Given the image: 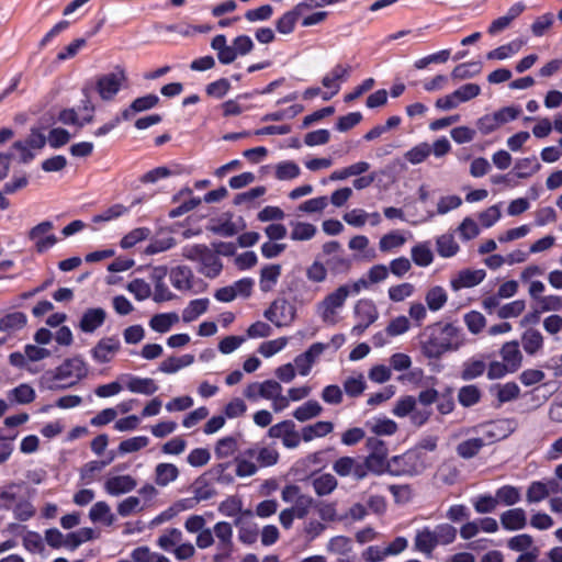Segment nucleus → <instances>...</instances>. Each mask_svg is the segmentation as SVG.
<instances>
[{
  "label": "nucleus",
  "instance_id": "obj_32",
  "mask_svg": "<svg viewBox=\"0 0 562 562\" xmlns=\"http://www.w3.org/2000/svg\"><path fill=\"white\" fill-rule=\"evenodd\" d=\"M89 517L93 522L103 521L111 526L114 522V516L105 502H97L90 509Z\"/></svg>",
  "mask_w": 562,
  "mask_h": 562
},
{
  "label": "nucleus",
  "instance_id": "obj_16",
  "mask_svg": "<svg viewBox=\"0 0 562 562\" xmlns=\"http://www.w3.org/2000/svg\"><path fill=\"white\" fill-rule=\"evenodd\" d=\"M136 487V481L131 475H117L106 480L105 491L113 496L128 493Z\"/></svg>",
  "mask_w": 562,
  "mask_h": 562
},
{
  "label": "nucleus",
  "instance_id": "obj_12",
  "mask_svg": "<svg viewBox=\"0 0 562 562\" xmlns=\"http://www.w3.org/2000/svg\"><path fill=\"white\" fill-rule=\"evenodd\" d=\"M485 276L486 273L483 269H464L461 270L456 278L451 279L450 285L453 291H459L463 288H472L480 284Z\"/></svg>",
  "mask_w": 562,
  "mask_h": 562
},
{
  "label": "nucleus",
  "instance_id": "obj_39",
  "mask_svg": "<svg viewBox=\"0 0 562 562\" xmlns=\"http://www.w3.org/2000/svg\"><path fill=\"white\" fill-rule=\"evenodd\" d=\"M214 535L218 539L217 548H233V528L226 521L217 522L214 526Z\"/></svg>",
  "mask_w": 562,
  "mask_h": 562
},
{
  "label": "nucleus",
  "instance_id": "obj_11",
  "mask_svg": "<svg viewBox=\"0 0 562 562\" xmlns=\"http://www.w3.org/2000/svg\"><path fill=\"white\" fill-rule=\"evenodd\" d=\"M160 102V99L155 93H148L143 97H138L132 101V103L122 110L121 117L124 121H130L140 112H145L156 108Z\"/></svg>",
  "mask_w": 562,
  "mask_h": 562
},
{
  "label": "nucleus",
  "instance_id": "obj_22",
  "mask_svg": "<svg viewBox=\"0 0 562 562\" xmlns=\"http://www.w3.org/2000/svg\"><path fill=\"white\" fill-rule=\"evenodd\" d=\"M155 482L159 486H166L177 480L179 470L171 463H159L155 469Z\"/></svg>",
  "mask_w": 562,
  "mask_h": 562
},
{
  "label": "nucleus",
  "instance_id": "obj_49",
  "mask_svg": "<svg viewBox=\"0 0 562 562\" xmlns=\"http://www.w3.org/2000/svg\"><path fill=\"white\" fill-rule=\"evenodd\" d=\"M507 546L510 550L521 553L530 551L532 548H536L533 546V538L527 533H521L510 538L507 541Z\"/></svg>",
  "mask_w": 562,
  "mask_h": 562
},
{
  "label": "nucleus",
  "instance_id": "obj_4",
  "mask_svg": "<svg viewBox=\"0 0 562 562\" xmlns=\"http://www.w3.org/2000/svg\"><path fill=\"white\" fill-rule=\"evenodd\" d=\"M366 447L369 450V454L364 460L367 461V467L370 468V472L376 475L384 472L389 473L391 460H387L389 449L386 442L378 437H369Z\"/></svg>",
  "mask_w": 562,
  "mask_h": 562
},
{
  "label": "nucleus",
  "instance_id": "obj_41",
  "mask_svg": "<svg viewBox=\"0 0 562 562\" xmlns=\"http://www.w3.org/2000/svg\"><path fill=\"white\" fill-rule=\"evenodd\" d=\"M133 562H169L168 558L151 552L148 547H138L131 553Z\"/></svg>",
  "mask_w": 562,
  "mask_h": 562
},
{
  "label": "nucleus",
  "instance_id": "obj_20",
  "mask_svg": "<svg viewBox=\"0 0 562 562\" xmlns=\"http://www.w3.org/2000/svg\"><path fill=\"white\" fill-rule=\"evenodd\" d=\"M192 270L187 266H179L171 269L170 280L172 285L178 290H189L192 286Z\"/></svg>",
  "mask_w": 562,
  "mask_h": 562
},
{
  "label": "nucleus",
  "instance_id": "obj_26",
  "mask_svg": "<svg viewBox=\"0 0 562 562\" xmlns=\"http://www.w3.org/2000/svg\"><path fill=\"white\" fill-rule=\"evenodd\" d=\"M522 348L529 355H535L542 348L543 337L537 329H527L521 337Z\"/></svg>",
  "mask_w": 562,
  "mask_h": 562
},
{
  "label": "nucleus",
  "instance_id": "obj_3",
  "mask_svg": "<svg viewBox=\"0 0 562 562\" xmlns=\"http://www.w3.org/2000/svg\"><path fill=\"white\" fill-rule=\"evenodd\" d=\"M350 295L348 284L340 285L334 292L327 294L317 305V312L322 321L329 325L337 323V313L344 306L347 297Z\"/></svg>",
  "mask_w": 562,
  "mask_h": 562
},
{
  "label": "nucleus",
  "instance_id": "obj_15",
  "mask_svg": "<svg viewBox=\"0 0 562 562\" xmlns=\"http://www.w3.org/2000/svg\"><path fill=\"white\" fill-rule=\"evenodd\" d=\"M106 312L101 307L88 308L81 316L79 328L83 333H93L103 325Z\"/></svg>",
  "mask_w": 562,
  "mask_h": 562
},
{
  "label": "nucleus",
  "instance_id": "obj_23",
  "mask_svg": "<svg viewBox=\"0 0 562 562\" xmlns=\"http://www.w3.org/2000/svg\"><path fill=\"white\" fill-rule=\"evenodd\" d=\"M333 429L334 424L331 422H317L314 425L305 426L302 429V439L307 442L314 438L324 437L330 434Z\"/></svg>",
  "mask_w": 562,
  "mask_h": 562
},
{
  "label": "nucleus",
  "instance_id": "obj_57",
  "mask_svg": "<svg viewBox=\"0 0 562 562\" xmlns=\"http://www.w3.org/2000/svg\"><path fill=\"white\" fill-rule=\"evenodd\" d=\"M406 239L397 232L385 234L379 243L380 250L386 252L393 248H398L405 244Z\"/></svg>",
  "mask_w": 562,
  "mask_h": 562
},
{
  "label": "nucleus",
  "instance_id": "obj_27",
  "mask_svg": "<svg viewBox=\"0 0 562 562\" xmlns=\"http://www.w3.org/2000/svg\"><path fill=\"white\" fill-rule=\"evenodd\" d=\"M491 392L496 393V397L501 404L516 400L520 394V389L515 382L505 384H494Z\"/></svg>",
  "mask_w": 562,
  "mask_h": 562
},
{
  "label": "nucleus",
  "instance_id": "obj_62",
  "mask_svg": "<svg viewBox=\"0 0 562 562\" xmlns=\"http://www.w3.org/2000/svg\"><path fill=\"white\" fill-rule=\"evenodd\" d=\"M415 405H416V400L414 396H411V395H406V396H403L401 397L392 413L397 416V417H405L407 416L408 414H412V412L414 411L415 408Z\"/></svg>",
  "mask_w": 562,
  "mask_h": 562
},
{
  "label": "nucleus",
  "instance_id": "obj_24",
  "mask_svg": "<svg viewBox=\"0 0 562 562\" xmlns=\"http://www.w3.org/2000/svg\"><path fill=\"white\" fill-rule=\"evenodd\" d=\"M438 546L432 530L425 528L417 532L415 537L416 550L430 555L432 550Z\"/></svg>",
  "mask_w": 562,
  "mask_h": 562
},
{
  "label": "nucleus",
  "instance_id": "obj_44",
  "mask_svg": "<svg viewBox=\"0 0 562 562\" xmlns=\"http://www.w3.org/2000/svg\"><path fill=\"white\" fill-rule=\"evenodd\" d=\"M325 265L333 274H342L350 270L352 262L347 257L334 255L326 259Z\"/></svg>",
  "mask_w": 562,
  "mask_h": 562
},
{
  "label": "nucleus",
  "instance_id": "obj_40",
  "mask_svg": "<svg viewBox=\"0 0 562 562\" xmlns=\"http://www.w3.org/2000/svg\"><path fill=\"white\" fill-rule=\"evenodd\" d=\"M94 538V531L91 528H81L76 532H70L65 538V546L71 550L78 548L81 543Z\"/></svg>",
  "mask_w": 562,
  "mask_h": 562
},
{
  "label": "nucleus",
  "instance_id": "obj_33",
  "mask_svg": "<svg viewBox=\"0 0 562 562\" xmlns=\"http://www.w3.org/2000/svg\"><path fill=\"white\" fill-rule=\"evenodd\" d=\"M481 400V391L476 385L470 384L462 386L458 393V401L464 407H471Z\"/></svg>",
  "mask_w": 562,
  "mask_h": 562
},
{
  "label": "nucleus",
  "instance_id": "obj_43",
  "mask_svg": "<svg viewBox=\"0 0 562 562\" xmlns=\"http://www.w3.org/2000/svg\"><path fill=\"white\" fill-rule=\"evenodd\" d=\"M313 486L317 495H328L337 487V480L331 474H323L314 479Z\"/></svg>",
  "mask_w": 562,
  "mask_h": 562
},
{
  "label": "nucleus",
  "instance_id": "obj_56",
  "mask_svg": "<svg viewBox=\"0 0 562 562\" xmlns=\"http://www.w3.org/2000/svg\"><path fill=\"white\" fill-rule=\"evenodd\" d=\"M300 175L299 166L293 161H282L276 167V177L279 180H291Z\"/></svg>",
  "mask_w": 562,
  "mask_h": 562
},
{
  "label": "nucleus",
  "instance_id": "obj_50",
  "mask_svg": "<svg viewBox=\"0 0 562 562\" xmlns=\"http://www.w3.org/2000/svg\"><path fill=\"white\" fill-rule=\"evenodd\" d=\"M438 544H449L454 541L457 529L449 524L438 525L432 530Z\"/></svg>",
  "mask_w": 562,
  "mask_h": 562
},
{
  "label": "nucleus",
  "instance_id": "obj_58",
  "mask_svg": "<svg viewBox=\"0 0 562 562\" xmlns=\"http://www.w3.org/2000/svg\"><path fill=\"white\" fill-rule=\"evenodd\" d=\"M149 234L150 231L146 227L135 228L122 238L121 247L124 249L132 248L138 241L146 239Z\"/></svg>",
  "mask_w": 562,
  "mask_h": 562
},
{
  "label": "nucleus",
  "instance_id": "obj_53",
  "mask_svg": "<svg viewBox=\"0 0 562 562\" xmlns=\"http://www.w3.org/2000/svg\"><path fill=\"white\" fill-rule=\"evenodd\" d=\"M549 496L548 485L542 482H532L526 494L528 503H539Z\"/></svg>",
  "mask_w": 562,
  "mask_h": 562
},
{
  "label": "nucleus",
  "instance_id": "obj_52",
  "mask_svg": "<svg viewBox=\"0 0 562 562\" xmlns=\"http://www.w3.org/2000/svg\"><path fill=\"white\" fill-rule=\"evenodd\" d=\"M497 503L501 502L507 506L516 504L520 499L519 490L512 485H505L496 491Z\"/></svg>",
  "mask_w": 562,
  "mask_h": 562
},
{
  "label": "nucleus",
  "instance_id": "obj_38",
  "mask_svg": "<svg viewBox=\"0 0 562 562\" xmlns=\"http://www.w3.org/2000/svg\"><path fill=\"white\" fill-rule=\"evenodd\" d=\"M486 370V364L482 360H468L463 363L461 371V379L463 381H471L481 376Z\"/></svg>",
  "mask_w": 562,
  "mask_h": 562
},
{
  "label": "nucleus",
  "instance_id": "obj_19",
  "mask_svg": "<svg viewBox=\"0 0 562 562\" xmlns=\"http://www.w3.org/2000/svg\"><path fill=\"white\" fill-rule=\"evenodd\" d=\"M55 123L54 115L46 113L42 115L37 123L31 128V134L26 140H46L48 131Z\"/></svg>",
  "mask_w": 562,
  "mask_h": 562
},
{
  "label": "nucleus",
  "instance_id": "obj_45",
  "mask_svg": "<svg viewBox=\"0 0 562 562\" xmlns=\"http://www.w3.org/2000/svg\"><path fill=\"white\" fill-rule=\"evenodd\" d=\"M115 456L113 452L110 453V460H101V461H90L86 463L80 470V476L83 481L90 482L95 472H100L106 465H109Z\"/></svg>",
  "mask_w": 562,
  "mask_h": 562
},
{
  "label": "nucleus",
  "instance_id": "obj_59",
  "mask_svg": "<svg viewBox=\"0 0 562 562\" xmlns=\"http://www.w3.org/2000/svg\"><path fill=\"white\" fill-rule=\"evenodd\" d=\"M362 119L363 116L360 112H350L337 119L335 128L339 132H347L358 125Z\"/></svg>",
  "mask_w": 562,
  "mask_h": 562
},
{
  "label": "nucleus",
  "instance_id": "obj_42",
  "mask_svg": "<svg viewBox=\"0 0 562 562\" xmlns=\"http://www.w3.org/2000/svg\"><path fill=\"white\" fill-rule=\"evenodd\" d=\"M401 121V117L397 115L390 116L384 124H379L367 132L363 135L362 140H373L379 138L386 131L398 126Z\"/></svg>",
  "mask_w": 562,
  "mask_h": 562
},
{
  "label": "nucleus",
  "instance_id": "obj_37",
  "mask_svg": "<svg viewBox=\"0 0 562 562\" xmlns=\"http://www.w3.org/2000/svg\"><path fill=\"white\" fill-rule=\"evenodd\" d=\"M183 535L182 531L178 528H171L164 531V533L158 538L157 544L169 551L171 548H176L182 541Z\"/></svg>",
  "mask_w": 562,
  "mask_h": 562
},
{
  "label": "nucleus",
  "instance_id": "obj_25",
  "mask_svg": "<svg viewBox=\"0 0 562 562\" xmlns=\"http://www.w3.org/2000/svg\"><path fill=\"white\" fill-rule=\"evenodd\" d=\"M425 300L428 308L432 312H437L445 306L448 301V295L442 286L436 285L427 291Z\"/></svg>",
  "mask_w": 562,
  "mask_h": 562
},
{
  "label": "nucleus",
  "instance_id": "obj_21",
  "mask_svg": "<svg viewBox=\"0 0 562 562\" xmlns=\"http://www.w3.org/2000/svg\"><path fill=\"white\" fill-rule=\"evenodd\" d=\"M487 442L483 438H471L464 441H461L456 451L458 456L462 459H471L480 452V450L485 447Z\"/></svg>",
  "mask_w": 562,
  "mask_h": 562
},
{
  "label": "nucleus",
  "instance_id": "obj_17",
  "mask_svg": "<svg viewBox=\"0 0 562 562\" xmlns=\"http://www.w3.org/2000/svg\"><path fill=\"white\" fill-rule=\"evenodd\" d=\"M502 526L507 530H520L527 525L526 513L522 508H514L501 515Z\"/></svg>",
  "mask_w": 562,
  "mask_h": 562
},
{
  "label": "nucleus",
  "instance_id": "obj_14",
  "mask_svg": "<svg viewBox=\"0 0 562 562\" xmlns=\"http://www.w3.org/2000/svg\"><path fill=\"white\" fill-rule=\"evenodd\" d=\"M119 380L126 381V387L133 393L151 395L158 390V385L149 378L122 374L119 376Z\"/></svg>",
  "mask_w": 562,
  "mask_h": 562
},
{
  "label": "nucleus",
  "instance_id": "obj_46",
  "mask_svg": "<svg viewBox=\"0 0 562 562\" xmlns=\"http://www.w3.org/2000/svg\"><path fill=\"white\" fill-rule=\"evenodd\" d=\"M412 259L420 267H427L432 262L434 255L427 244H418L412 248Z\"/></svg>",
  "mask_w": 562,
  "mask_h": 562
},
{
  "label": "nucleus",
  "instance_id": "obj_8",
  "mask_svg": "<svg viewBox=\"0 0 562 562\" xmlns=\"http://www.w3.org/2000/svg\"><path fill=\"white\" fill-rule=\"evenodd\" d=\"M352 68L348 64H337L331 70L326 74L322 79V85L329 90L323 94L324 100H330L340 91L341 82H345L350 77Z\"/></svg>",
  "mask_w": 562,
  "mask_h": 562
},
{
  "label": "nucleus",
  "instance_id": "obj_7",
  "mask_svg": "<svg viewBox=\"0 0 562 562\" xmlns=\"http://www.w3.org/2000/svg\"><path fill=\"white\" fill-rule=\"evenodd\" d=\"M115 70L116 72L103 75L97 80V91L103 100H112L127 80L123 67L116 66Z\"/></svg>",
  "mask_w": 562,
  "mask_h": 562
},
{
  "label": "nucleus",
  "instance_id": "obj_60",
  "mask_svg": "<svg viewBox=\"0 0 562 562\" xmlns=\"http://www.w3.org/2000/svg\"><path fill=\"white\" fill-rule=\"evenodd\" d=\"M464 322L472 334H479L486 325L484 315L476 311H471L464 315Z\"/></svg>",
  "mask_w": 562,
  "mask_h": 562
},
{
  "label": "nucleus",
  "instance_id": "obj_18",
  "mask_svg": "<svg viewBox=\"0 0 562 562\" xmlns=\"http://www.w3.org/2000/svg\"><path fill=\"white\" fill-rule=\"evenodd\" d=\"M504 362L509 367V372H515L521 364V352L517 341L504 344L501 350Z\"/></svg>",
  "mask_w": 562,
  "mask_h": 562
},
{
  "label": "nucleus",
  "instance_id": "obj_48",
  "mask_svg": "<svg viewBox=\"0 0 562 562\" xmlns=\"http://www.w3.org/2000/svg\"><path fill=\"white\" fill-rule=\"evenodd\" d=\"M149 443V439L146 436H138L128 438L126 440L121 441L119 446V452L121 454L136 452Z\"/></svg>",
  "mask_w": 562,
  "mask_h": 562
},
{
  "label": "nucleus",
  "instance_id": "obj_6",
  "mask_svg": "<svg viewBox=\"0 0 562 562\" xmlns=\"http://www.w3.org/2000/svg\"><path fill=\"white\" fill-rule=\"evenodd\" d=\"M87 375L86 363L79 357L67 359L59 367L56 368L53 379L54 381H63L71 379L67 384L50 385V389H65L75 385L78 381Z\"/></svg>",
  "mask_w": 562,
  "mask_h": 562
},
{
  "label": "nucleus",
  "instance_id": "obj_13",
  "mask_svg": "<svg viewBox=\"0 0 562 562\" xmlns=\"http://www.w3.org/2000/svg\"><path fill=\"white\" fill-rule=\"evenodd\" d=\"M304 8L311 9L312 4H307L306 2H300L292 10L283 13L276 21L277 31L281 34L292 33L295 29L296 21H297L299 16L301 15V12Z\"/></svg>",
  "mask_w": 562,
  "mask_h": 562
},
{
  "label": "nucleus",
  "instance_id": "obj_35",
  "mask_svg": "<svg viewBox=\"0 0 562 562\" xmlns=\"http://www.w3.org/2000/svg\"><path fill=\"white\" fill-rule=\"evenodd\" d=\"M291 225L293 227L291 232V239L293 240H310L315 236L317 232L316 226L310 223L292 222Z\"/></svg>",
  "mask_w": 562,
  "mask_h": 562
},
{
  "label": "nucleus",
  "instance_id": "obj_30",
  "mask_svg": "<svg viewBox=\"0 0 562 562\" xmlns=\"http://www.w3.org/2000/svg\"><path fill=\"white\" fill-rule=\"evenodd\" d=\"M323 407L316 401H308L293 412V417L299 422H306L322 414Z\"/></svg>",
  "mask_w": 562,
  "mask_h": 562
},
{
  "label": "nucleus",
  "instance_id": "obj_61",
  "mask_svg": "<svg viewBox=\"0 0 562 562\" xmlns=\"http://www.w3.org/2000/svg\"><path fill=\"white\" fill-rule=\"evenodd\" d=\"M371 431L378 436H391L395 434L397 430V425L392 419H378L374 424L370 426Z\"/></svg>",
  "mask_w": 562,
  "mask_h": 562
},
{
  "label": "nucleus",
  "instance_id": "obj_47",
  "mask_svg": "<svg viewBox=\"0 0 562 562\" xmlns=\"http://www.w3.org/2000/svg\"><path fill=\"white\" fill-rule=\"evenodd\" d=\"M458 250L459 246L451 235H441L437 238V251L441 257H452Z\"/></svg>",
  "mask_w": 562,
  "mask_h": 562
},
{
  "label": "nucleus",
  "instance_id": "obj_5",
  "mask_svg": "<svg viewBox=\"0 0 562 562\" xmlns=\"http://www.w3.org/2000/svg\"><path fill=\"white\" fill-rule=\"evenodd\" d=\"M423 457L417 451H407L402 456H395L391 459L389 473L394 476L420 474L425 470Z\"/></svg>",
  "mask_w": 562,
  "mask_h": 562
},
{
  "label": "nucleus",
  "instance_id": "obj_34",
  "mask_svg": "<svg viewBox=\"0 0 562 562\" xmlns=\"http://www.w3.org/2000/svg\"><path fill=\"white\" fill-rule=\"evenodd\" d=\"M26 315L22 312H13L0 319V330H18L25 326Z\"/></svg>",
  "mask_w": 562,
  "mask_h": 562
},
{
  "label": "nucleus",
  "instance_id": "obj_31",
  "mask_svg": "<svg viewBox=\"0 0 562 562\" xmlns=\"http://www.w3.org/2000/svg\"><path fill=\"white\" fill-rule=\"evenodd\" d=\"M281 274L280 265H269L261 269L260 288L262 291H269L277 283Z\"/></svg>",
  "mask_w": 562,
  "mask_h": 562
},
{
  "label": "nucleus",
  "instance_id": "obj_64",
  "mask_svg": "<svg viewBox=\"0 0 562 562\" xmlns=\"http://www.w3.org/2000/svg\"><path fill=\"white\" fill-rule=\"evenodd\" d=\"M127 290L133 293L138 301L149 297L151 290L150 285L143 279H135L127 285Z\"/></svg>",
  "mask_w": 562,
  "mask_h": 562
},
{
  "label": "nucleus",
  "instance_id": "obj_9",
  "mask_svg": "<svg viewBox=\"0 0 562 562\" xmlns=\"http://www.w3.org/2000/svg\"><path fill=\"white\" fill-rule=\"evenodd\" d=\"M121 349V341L117 336L101 338L91 349V356L98 363H109Z\"/></svg>",
  "mask_w": 562,
  "mask_h": 562
},
{
  "label": "nucleus",
  "instance_id": "obj_2",
  "mask_svg": "<svg viewBox=\"0 0 562 562\" xmlns=\"http://www.w3.org/2000/svg\"><path fill=\"white\" fill-rule=\"evenodd\" d=\"M182 256L188 260L199 262V272L210 279L220 276L223 269L221 259L206 245L199 244L187 246L182 250Z\"/></svg>",
  "mask_w": 562,
  "mask_h": 562
},
{
  "label": "nucleus",
  "instance_id": "obj_55",
  "mask_svg": "<svg viewBox=\"0 0 562 562\" xmlns=\"http://www.w3.org/2000/svg\"><path fill=\"white\" fill-rule=\"evenodd\" d=\"M554 16L550 12L538 16L530 26L532 34L537 37L543 36L546 32L552 26Z\"/></svg>",
  "mask_w": 562,
  "mask_h": 562
},
{
  "label": "nucleus",
  "instance_id": "obj_63",
  "mask_svg": "<svg viewBox=\"0 0 562 562\" xmlns=\"http://www.w3.org/2000/svg\"><path fill=\"white\" fill-rule=\"evenodd\" d=\"M11 395L19 404H29L35 398V391L29 384H20L11 391Z\"/></svg>",
  "mask_w": 562,
  "mask_h": 562
},
{
  "label": "nucleus",
  "instance_id": "obj_1",
  "mask_svg": "<svg viewBox=\"0 0 562 562\" xmlns=\"http://www.w3.org/2000/svg\"><path fill=\"white\" fill-rule=\"evenodd\" d=\"M462 345L460 330L452 324H446L438 334L431 336L422 345L423 353L428 358H440L445 352L458 350Z\"/></svg>",
  "mask_w": 562,
  "mask_h": 562
},
{
  "label": "nucleus",
  "instance_id": "obj_28",
  "mask_svg": "<svg viewBox=\"0 0 562 562\" xmlns=\"http://www.w3.org/2000/svg\"><path fill=\"white\" fill-rule=\"evenodd\" d=\"M178 322L179 316L177 313L156 314L151 317L149 326L157 333H167Z\"/></svg>",
  "mask_w": 562,
  "mask_h": 562
},
{
  "label": "nucleus",
  "instance_id": "obj_51",
  "mask_svg": "<svg viewBox=\"0 0 562 562\" xmlns=\"http://www.w3.org/2000/svg\"><path fill=\"white\" fill-rule=\"evenodd\" d=\"M237 450L236 438L228 436L220 439L215 447V454L218 459H224L233 456Z\"/></svg>",
  "mask_w": 562,
  "mask_h": 562
},
{
  "label": "nucleus",
  "instance_id": "obj_10",
  "mask_svg": "<svg viewBox=\"0 0 562 562\" xmlns=\"http://www.w3.org/2000/svg\"><path fill=\"white\" fill-rule=\"evenodd\" d=\"M355 314L360 319L351 329V334L356 336L361 335L379 315L375 305L369 300H360L355 306Z\"/></svg>",
  "mask_w": 562,
  "mask_h": 562
},
{
  "label": "nucleus",
  "instance_id": "obj_29",
  "mask_svg": "<svg viewBox=\"0 0 562 562\" xmlns=\"http://www.w3.org/2000/svg\"><path fill=\"white\" fill-rule=\"evenodd\" d=\"M209 299H196L191 301L188 306L182 311V319L190 323L204 314L209 307Z\"/></svg>",
  "mask_w": 562,
  "mask_h": 562
},
{
  "label": "nucleus",
  "instance_id": "obj_54",
  "mask_svg": "<svg viewBox=\"0 0 562 562\" xmlns=\"http://www.w3.org/2000/svg\"><path fill=\"white\" fill-rule=\"evenodd\" d=\"M229 90L231 82L226 78H221L213 82H210L205 88L206 94L216 99L224 98Z\"/></svg>",
  "mask_w": 562,
  "mask_h": 562
},
{
  "label": "nucleus",
  "instance_id": "obj_36",
  "mask_svg": "<svg viewBox=\"0 0 562 562\" xmlns=\"http://www.w3.org/2000/svg\"><path fill=\"white\" fill-rule=\"evenodd\" d=\"M540 164L536 156L520 159L515 165V172L518 178H528L537 172Z\"/></svg>",
  "mask_w": 562,
  "mask_h": 562
}]
</instances>
